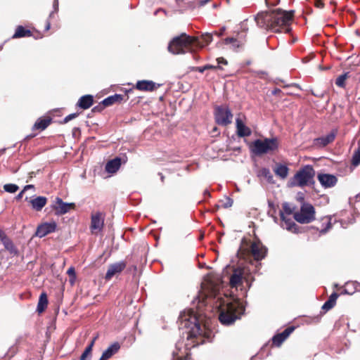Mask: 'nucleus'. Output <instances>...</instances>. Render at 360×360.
I'll return each instance as SVG.
<instances>
[{
    "label": "nucleus",
    "mask_w": 360,
    "mask_h": 360,
    "mask_svg": "<svg viewBox=\"0 0 360 360\" xmlns=\"http://www.w3.org/2000/svg\"><path fill=\"white\" fill-rule=\"evenodd\" d=\"M314 6L319 8H322L323 7V3L321 0H314Z\"/></svg>",
    "instance_id": "f03ea898"
},
{
    "label": "nucleus",
    "mask_w": 360,
    "mask_h": 360,
    "mask_svg": "<svg viewBox=\"0 0 360 360\" xmlns=\"http://www.w3.org/2000/svg\"><path fill=\"white\" fill-rule=\"evenodd\" d=\"M164 13V14H165V10H163V9H158V10H157V11H155V15H157L158 13Z\"/></svg>",
    "instance_id": "39448f33"
},
{
    "label": "nucleus",
    "mask_w": 360,
    "mask_h": 360,
    "mask_svg": "<svg viewBox=\"0 0 360 360\" xmlns=\"http://www.w3.org/2000/svg\"><path fill=\"white\" fill-rule=\"evenodd\" d=\"M210 0H202L200 1V6H204L207 3H208Z\"/></svg>",
    "instance_id": "20e7f679"
},
{
    "label": "nucleus",
    "mask_w": 360,
    "mask_h": 360,
    "mask_svg": "<svg viewBox=\"0 0 360 360\" xmlns=\"http://www.w3.org/2000/svg\"><path fill=\"white\" fill-rule=\"evenodd\" d=\"M294 11H285L280 8L272 11L270 13L267 12L259 13L255 16V21H269L272 20V22H288L293 19Z\"/></svg>",
    "instance_id": "f257e3e1"
},
{
    "label": "nucleus",
    "mask_w": 360,
    "mask_h": 360,
    "mask_svg": "<svg viewBox=\"0 0 360 360\" xmlns=\"http://www.w3.org/2000/svg\"><path fill=\"white\" fill-rule=\"evenodd\" d=\"M58 0H54L53 8L56 11L58 9Z\"/></svg>",
    "instance_id": "7ed1b4c3"
}]
</instances>
